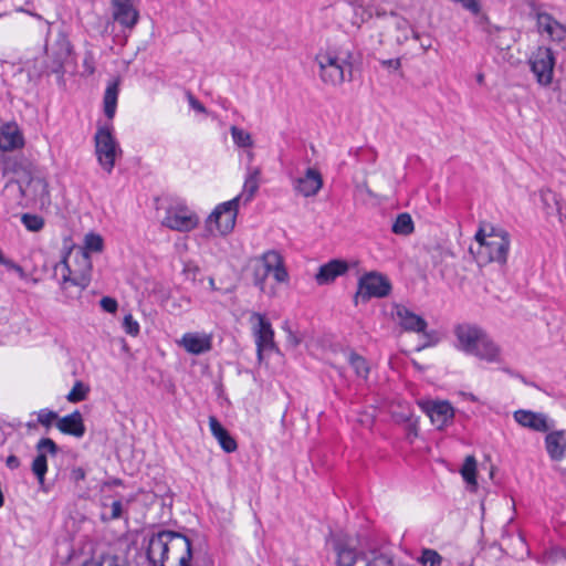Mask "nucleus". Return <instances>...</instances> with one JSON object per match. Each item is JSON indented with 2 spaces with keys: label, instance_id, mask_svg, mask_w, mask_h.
<instances>
[{
  "label": "nucleus",
  "instance_id": "obj_39",
  "mask_svg": "<svg viewBox=\"0 0 566 566\" xmlns=\"http://www.w3.org/2000/svg\"><path fill=\"white\" fill-rule=\"evenodd\" d=\"M21 222L29 231L33 232H38L44 227L43 218L38 214L23 213Z\"/></svg>",
  "mask_w": 566,
  "mask_h": 566
},
{
  "label": "nucleus",
  "instance_id": "obj_43",
  "mask_svg": "<svg viewBox=\"0 0 566 566\" xmlns=\"http://www.w3.org/2000/svg\"><path fill=\"white\" fill-rule=\"evenodd\" d=\"M123 325L125 332L132 336H136L139 333V324L130 314L124 317Z\"/></svg>",
  "mask_w": 566,
  "mask_h": 566
},
{
  "label": "nucleus",
  "instance_id": "obj_19",
  "mask_svg": "<svg viewBox=\"0 0 566 566\" xmlns=\"http://www.w3.org/2000/svg\"><path fill=\"white\" fill-rule=\"evenodd\" d=\"M323 187L321 172L315 168H307L304 177L295 180L294 189L304 197L315 196Z\"/></svg>",
  "mask_w": 566,
  "mask_h": 566
},
{
  "label": "nucleus",
  "instance_id": "obj_41",
  "mask_svg": "<svg viewBox=\"0 0 566 566\" xmlns=\"http://www.w3.org/2000/svg\"><path fill=\"white\" fill-rule=\"evenodd\" d=\"M270 274V269L266 266V263L262 261V263L255 266L253 272V283L261 291H264L265 280Z\"/></svg>",
  "mask_w": 566,
  "mask_h": 566
},
{
  "label": "nucleus",
  "instance_id": "obj_18",
  "mask_svg": "<svg viewBox=\"0 0 566 566\" xmlns=\"http://www.w3.org/2000/svg\"><path fill=\"white\" fill-rule=\"evenodd\" d=\"M348 271V263L344 260L334 259L318 268L315 280L318 285L333 283L338 276Z\"/></svg>",
  "mask_w": 566,
  "mask_h": 566
},
{
  "label": "nucleus",
  "instance_id": "obj_14",
  "mask_svg": "<svg viewBox=\"0 0 566 566\" xmlns=\"http://www.w3.org/2000/svg\"><path fill=\"white\" fill-rule=\"evenodd\" d=\"M258 318V324L254 326V336L258 357L261 360L264 350H272L275 348L274 331L271 323L260 313H254Z\"/></svg>",
  "mask_w": 566,
  "mask_h": 566
},
{
  "label": "nucleus",
  "instance_id": "obj_26",
  "mask_svg": "<svg viewBox=\"0 0 566 566\" xmlns=\"http://www.w3.org/2000/svg\"><path fill=\"white\" fill-rule=\"evenodd\" d=\"M261 261L266 263V266L270 269V274H273V277L277 283L287 282L289 273L285 269L284 260L277 251H266L263 253Z\"/></svg>",
  "mask_w": 566,
  "mask_h": 566
},
{
  "label": "nucleus",
  "instance_id": "obj_36",
  "mask_svg": "<svg viewBox=\"0 0 566 566\" xmlns=\"http://www.w3.org/2000/svg\"><path fill=\"white\" fill-rule=\"evenodd\" d=\"M418 562L423 566H441L443 557L432 548H423Z\"/></svg>",
  "mask_w": 566,
  "mask_h": 566
},
{
  "label": "nucleus",
  "instance_id": "obj_38",
  "mask_svg": "<svg viewBox=\"0 0 566 566\" xmlns=\"http://www.w3.org/2000/svg\"><path fill=\"white\" fill-rule=\"evenodd\" d=\"M84 243L85 245L82 249L85 250L88 254L90 252H102L104 248L103 238L99 234L93 232L85 235Z\"/></svg>",
  "mask_w": 566,
  "mask_h": 566
},
{
  "label": "nucleus",
  "instance_id": "obj_15",
  "mask_svg": "<svg viewBox=\"0 0 566 566\" xmlns=\"http://www.w3.org/2000/svg\"><path fill=\"white\" fill-rule=\"evenodd\" d=\"M134 0H111L112 15L122 28L133 30L139 20V12L133 4Z\"/></svg>",
  "mask_w": 566,
  "mask_h": 566
},
{
  "label": "nucleus",
  "instance_id": "obj_54",
  "mask_svg": "<svg viewBox=\"0 0 566 566\" xmlns=\"http://www.w3.org/2000/svg\"><path fill=\"white\" fill-rule=\"evenodd\" d=\"M380 63H381L382 66H385L387 69H390V70H394V71L399 70L400 66H401L400 59L382 60Z\"/></svg>",
  "mask_w": 566,
  "mask_h": 566
},
{
  "label": "nucleus",
  "instance_id": "obj_52",
  "mask_svg": "<svg viewBox=\"0 0 566 566\" xmlns=\"http://www.w3.org/2000/svg\"><path fill=\"white\" fill-rule=\"evenodd\" d=\"M283 329L287 333V343L296 347L301 343V338L289 327L287 323L284 324Z\"/></svg>",
  "mask_w": 566,
  "mask_h": 566
},
{
  "label": "nucleus",
  "instance_id": "obj_53",
  "mask_svg": "<svg viewBox=\"0 0 566 566\" xmlns=\"http://www.w3.org/2000/svg\"><path fill=\"white\" fill-rule=\"evenodd\" d=\"M489 231L486 228H480L475 233V240L479 243V248H484V243L488 242Z\"/></svg>",
  "mask_w": 566,
  "mask_h": 566
},
{
  "label": "nucleus",
  "instance_id": "obj_16",
  "mask_svg": "<svg viewBox=\"0 0 566 566\" xmlns=\"http://www.w3.org/2000/svg\"><path fill=\"white\" fill-rule=\"evenodd\" d=\"M392 315L406 332L423 333L428 326L424 318L401 304L395 305Z\"/></svg>",
  "mask_w": 566,
  "mask_h": 566
},
{
  "label": "nucleus",
  "instance_id": "obj_37",
  "mask_svg": "<svg viewBox=\"0 0 566 566\" xmlns=\"http://www.w3.org/2000/svg\"><path fill=\"white\" fill-rule=\"evenodd\" d=\"M230 133L237 146L248 148L253 145L251 134L245 132L244 129L239 128L237 126H232L230 128Z\"/></svg>",
  "mask_w": 566,
  "mask_h": 566
},
{
  "label": "nucleus",
  "instance_id": "obj_63",
  "mask_svg": "<svg viewBox=\"0 0 566 566\" xmlns=\"http://www.w3.org/2000/svg\"><path fill=\"white\" fill-rule=\"evenodd\" d=\"M82 566H102V564L93 560H86Z\"/></svg>",
  "mask_w": 566,
  "mask_h": 566
},
{
  "label": "nucleus",
  "instance_id": "obj_47",
  "mask_svg": "<svg viewBox=\"0 0 566 566\" xmlns=\"http://www.w3.org/2000/svg\"><path fill=\"white\" fill-rule=\"evenodd\" d=\"M476 17V21L475 23L482 28V30L488 33L489 35H492V30H491V21H490V18L486 13H483L481 11V13L479 15H475Z\"/></svg>",
  "mask_w": 566,
  "mask_h": 566
},
{
  "label": "nucleus",
  "instance_id": "obj_13",
  "mask_svg": "<svg viewBox=\"0 0 566 566\" xmlns=\"http://www.w3.org/2000/svg\"><path fill=\"white\" fill-rule=\"evenodd\" d=\"M329 539L337 554V564L339 566H354L358 554L353 539L344 533H331Z\"/></svg>",
  "mask_w": 566,
  "mask_h": 566
},
{
  "label": "nucleus",
  "instance_id": "obj_11",
  "mask_svg": "<svg viewBox=\"0 0 566 566\" xmlns=\"http://www.w3.org/2000/svg\"><path fill=\"white\" fill-rule=\"evenodd\" d=\"M38 455L33 459L31 470L42 490L46 491L44 486L45 474L48 472V458L45 452L56 455L59 452L57 444L51 438H42L36 443Z\"/></svg>",
  "mask_w": 566,
  "mask_h": 566
},
{
  "label": "nucleus",
  "instance_id": "obj_62",
  "mask_svg": "<svg viewBox=\"0 0 566 566\" xmlns=\"http://www.w3.org/2000/svg\"><path fill=\"white\" fill-rule=\"evenodd\" d=\"M396 28L398 30H402V31H406L408 28H409V22L403 19V18H400L397 22H396Z\"/></svg>",
  "mask_w": 566,
  "mask_h": 566
},
{
  "label": "nucleus",
  "instance_id": "obj_20",
  "mask_svg": "<svg viewBox=\"0 0 566 566\" xmlns=\"http://www.w3.org/2000/svg\"><path fill=\"white\" fill-rule=\"evenodd\" d=\"M24 137L17 123H7L0 126V149L11 151L23 147Z\"/></svg>",
  "mask_w": 566,
  "mask_h": 566
},
{
  "label": "nucleus",
  "instance_id": "obj_64",
  "mask_svg": "<svg viewBox=\"0 0 566 566\" xmlns=\"http://www.w3.org/2000/svg\"><path fill=\"white\" fill-rule=\"evenodd\" d=\"M491 30H492V35L495 33V32H500L502 31L503 29L501 27H497V25H494L491 23Z\"/></svg>",
  "mask_w": 566,
  "mask_h": 566
},
{
  "label": "nucleus",
  "instance_id": "obj_30",
  "mask_svg": "<svg viewBox=\"0 0 566 566\" xmlns=\"http://www.w3.org/2000/svg\"><path fill=\"white\" fill-rule=\"evenodd\" d=\"M535 19H536V27L539 33H549L552 29L558 23V21L547 12L539 11L536 8L535 3L531 4Z\"/></svg>",
  "mask_w": 566,
  "mask_h": 566
},
{
  "label": "nucleus",
  "instance_id": "obj_12",
  "mask_svg": "<svg viewBox=\"0 0 566 566\" xmlns=\"http://www.w3.org/2000/svg\"><path fill=\"white\" fill-rule=\"evenodd\" d=\"M198 223V216L189 211L187 207L169 209L163 221V224L167 228L180 232H189L193 230Z\"/></svg>",
  "mask_w": 566,
  "mask_h": 566
},
{
  "label": "nucleus",
  "instance_id": "obj_21",
  "mask_svg": "<svg viewBox=\"0 0 566 566\" xmlns=\"http://www.w3.org/2000/svg\"><path fill=\"white\" fill-rule=\"evenodd\" d=\"M56 428L63 434L73 436L75 438H82L86 431L82 413L78 410L60 418L56 422Z\"/></svg>",
  "mask_w": 566,
  "mask_h": 566
},
{
  "label": "nucleus",
  "instance_id": "obj_56",
  "mask_svg": "<svg viewBox=\"0 0 566 566\" xmlns=\"http://www.w3.org/2000/svg\"><path fill=\"white\" fill-rule=\"evenodd\" d=\"M6 465L10 469V470H15L20 467V460L17 455L14 454H11L7 458L6 460Z\"/></svg>",
  "mask_w": 566,
  "mask_h": 566
},
{
  "label": "nucleus",
  "instance_id": "obj_57",
  "mask_svg": "<svg viewBox=\"0 0 566 566\" xmlns=\"http://www.w3.org/2000/svg\"><path fill=\"white\" fill-rule=\"evenodd\" d=\"M366 566H392V563L390 559L381 556L374 559L373 562L367 563Z\"/></svg>",
  "mask_w": 566,
  "mask_h": 566
},
{
  "label": "nucleus",
  "instance_id": "obj_59",
  "mask_svg": "<svg viewBox=\"0 0 566 566\" xmlns=\"http://www.w3.org/2000/svg\"><path fill=\"white\" fill-rule=\"evenodd\" d=\"M553 556L555 560L565 559L566 560V549L565 548H555L553 551Z\"/></svg>",
  "mask_w": 566,
  "mask_h": 566
},
{
  "label": "nucleus",
  "instance_id": "obj_3",
  "mask_svg": "<svg viewBox=\"0 0 566 566\" xmlns=\"http://www.w3.org/2000/svg\"><path fill=\"white\" fill-rule=\"evenodd\" d=\"M61 271V286L64 291L69 287H76L74 296H77L84 291L91 282L92 260L91 255L77 248L64 254L60 263L54 268V273L57 275ZM73 296V294H71Z\"/></svg>",
  "mask_w": 566,
  "mask_h": 566
},
{
  "label": "nucleus",
  "instance_id": "obj_5",
  "mask_svg": "<svg viewBox=\"0 0 566 566\" xmlns=\"http://www.w3.org/2000/svg\"><path fill=\"white\" fill-rule=\"evenodd\" d=\"M510 244L511 238L506 230L489 226L488 242L484 243V248H479L478 255L485 262H497L499 264H505Z\"/></svg>",
  "mask_w": 566,
  "mask_h": 566
},
{
  "label": "nucleus",
  "instance_id": "obj_25",
  "mask_svg": "<svg viewBox=\"0 0 566 566\" xmlns=\"http://www.w3.org/2000/svg\"><path fill=\"white\" fill-rule=\"evenodd\" d=\"M546 450L549 458L559 461L566 455V431L556 430L545 437Z\"/></svg>",
  "mask_w": 566,
  "mask_h": 566
},
{
  "label": "nucleus",
  "instance_id": "obj_49",
  "mask_svg": "<svg viewBox=\"0 0 566 566\" xmlns=\"http://www.w3.org/2000/svg\"><path fill=\"white\" fill-rule=\"evenodd\" d=\"M1 264H3L8 270L17 272L21 279L27 277V274H25L23 268L20 266L19 264H17L15 262H13L12 260H9L4 256V261L1 262Z\"/></svg>",
  "mask_w": 566,
  "mask_h": 566
},
{
  "label": "nucleus",
  "instance_id": "obj_60",
  "mask_svg": "<svg viewBox=\"0 0 566 566\" xmlns=\"http://www.w3.org/2000/svg\"><path fill=\"white\" fill-rule=\"evenodd\" d=\"M184 271L188 276L192 274V279L195 280L196 274L199 272V268L197 265L187 264Z\"/></svg>",
  "mask_w": 566,
  "mask_h": 566
},
{
  "label": "nucleus",
  "instance_id": "obj_50",
  "mask_svg": "<svg viewBox=\"0 0 566 566\" xmlns=\"http://www.w3.org/2000/svg\"><path fill=\"white\" fill-rule=\"evenodd\" d=\"M86 476V471L78 467V468H73L71 473H70V479L73 483H75L76 485L83 481Z\"/></svg>",
  "mask_w": 566,
  "mask_h": 566
},
{
  "label": "nucleus",
  "instance_id": "obj_31",
  "mask_svg": "<svg viewBox=\"0 0 566 566\" xmlns=\"http://www.w3.org/2000/svg\"><path fill=\"white\" fill-rule=\"evenodd\" d=\"M415 226L409 213H399L392 223L391 231L399 235H409L413 232Z\"/></svg>",
  "mask_w": 566,
  "mask_h": 566
},
{
  "label": "nucleus",
  "instance_id": "obj_46",
  "mask_svg": "<svg viewBox=\"0 0 566 566\" xmlns=\"http://www.w3.org/2000/svg\"><path fill=\"white\" fill-rule=\"evenodd\" d=\"M99 305L103 308V311L111 313V314L115 313L118 308L117 301L111 296L102 297V300L99 301Z\"/></svg>",
  "mask_w": 566,
  "mask_h": 566
},
{
  "label": "nucleus",
  "instance_id": "obj_6",
  "mask_svg": "<svg viewBox=\"0 0 566 566\" xmlns=\"http://www.w3.org/2000/svg\"><path fill=\"white\" fill-rule=\"evenodd\" d=\"M112 125L98 126L94 140L95 153L99 165L108 174L112 172L116 157L122 155V149L112 133Z\"/></svg>",
  "mask_w": 566,
  "mask_h": 566
},
{
  "label": "nucleus",
  "instance_id": "obj_9",
  "mask_svg": "<svg viewBox=\"0 0 566 566\" xmlns=\"http://www.w3.org/2000/svg\"><path fill=\"white\" fill-rule=\"evenodd\" d=\"M238 206L239 198L218 205L207 219V229L212 232L214 224L221 235L230 233L235 226Z\"/></svg>",
  "mask_w": 566,
  "mask_h": 566
},
{
  "label": "nucleus",
  "instance_id": "obj_29",
  "mask_svg": "<svg viewBox=\"0 0 566 566\" xmlns=\"http://www.w3.org/2000/svg\"><path fill=\"white\" fill-rule=\"evenodd\" d=\"M119 93L118 80L108 83L103 98L104 114L108 119H113L116 113L117 98Z\"/></svg>",
  "mask_w": 566,
  "mask_h": 566
},
{
  "label": "nucleus",
  "instance_id": "obj_24",
  "mask_svg": "<svg viewBox=\"0 0 566 566\" xmlns=\"http://www.w3.org/2000/svg\"><path fill=\"white\" fill-rule=\"evenodd\" d=\"M181 345L188 353L192 355H201L211 350L212 339L210 335L186 333L181 338Z\"/></svg>",
  "mask_w": 566,
  "mask_h": 566
},
{
  "label": "nucleus",
  "instance_id": "obj_45",
  "mask_svg": "<svg viewBox=\"0 0 566 566\" xmlns=\"http://www.w3.org/2000/svg\"><path fill=\"white\" fill-rule=\"evenodd\" d=\"M455 2H460L461 6L471 12L473 15H479L481 13V2L480 0H457Z\"/></svg>",
  "mask_w": 566,
  "mask_h": 566
},
{
  "label": "nucleus",
  "instance_id": "obj_61",
  "mask_svg": "<svg viewBox=\"0 0 566 566\" xmlns=\"http://www.w3.org/2000/svg\"><path fill=\"white\" fill-rule=\"evenodd\" d=\"M434 252H438L440 256H453L452 252L449 249H443L440 245H437L433 249Z\"/></svg>",
  "mask_w": 566,
  "mask_h": 566
},
{
  "label": "nucleus",
  "instance_id": "obj_8",
  "mask_svg": "<svg viewBox=\"0 0 566 566\" xmlns=\"http://www.w3.org/2000/svg\"><path fill=\"white\" fill-rule=\"evenodd\" d=\"M340 56L336 52L318 53L315 56V62L319 67V77L325 84L333 86L348 81L347 69L340 63Z\"/></svg>",
  "mask_w": 566,
  "mask_h": 566
},
{
  "label": "nucleus",
  "instance_id": "obj_32",
  "mask_svg": "<svg viewBox=\"0 0 566 566\" xmlns=\"http://www.w3.org/2000/svg\"><path fill=\"white\" fill-rule=\"evenodd\" d=\"M461 475L463 480L472 486H476V460L473 455H468L461 468Z\"/></svg>",
  "mask_w": 566,
  "mask_h": 566
},
{
  "label": "nucleus",
  "instance_id": "obj_17",
  "mask_svg": "<svg viewBox=\"0 0 566 566\" xmlns=\"http://www.w3.org/2000/svg\"><path fill=\"white\" fill-rule=\"evenodd\" d=\"M431 422L441 430L453 419L454 409L448 401H431L424 408Z\"/></svg>",
  "mask_w": 566,
  "mask_h": 566
},
{
  "label": "nucleus",
  "instance_id": "obj_22",
  "mask_svg": "<svg viewBox=\"0 0 566 566\" xmlns=\"http://www.w3.org/2000/svg\"><path fill=\"white\" fill-rule=\"evenodd\" d=\"M31 172V164L22 157L9 156L3 161V175L12 174V178L7 182H15L20 179H25Z\"/></svg>",
  "mask_w": 566,
  "mask_h": 566
},
{
  "label": "nucleus",
  "instance_id": "obj_7",
  "mask_svg": "<svg viewBox=\"0 0 566 566\" xmlns=\"http://www.w3.org/2000/svg\"><path fill=\"white\" fill-rule=\"evenodd\" d=\"M391 289V283L386 275L377 271L365 273L358 280V289L354 295V303L357 305L359 300L368 302L374 297H386L390 294Z\"/></svg>",
  "mask_w": 566,
  "mask_h": 566
},
{
  "label": "nucleus",
  "instance_id": "obj_48",
  "mask_svg": "<svg viewBox=\"0 0 566 566\" xmlns=\"http://www.w3.org/2000/svg\"><path fill=\"white\" fill-rule=\"evenodd\" d=\"M112 512L108 520H117L120 518L123 515V503L120 500L114 501L111 505ZM104 521H107V518L102 517Z\"/></svg>",
  "mask_w": 566,
  "mask_h": 566
},
{
  "label": "nucleus",
  "instance_id": "obj_58",
  "mask_svg": "<svg viewBox=\"0 0 566 566\" xmlns=\"http://www.w3.org/2000/svg\"><path fill=\"white\" fill-rule=\"evenodd\" d=\"M556 213L559 216L562 222H566V202L557 205Z\"/></svg>",
  "mask_w": 566,
  "mask_h": 566
},
{
  "label": "nucleus",
  "instance_id": "obj_1",
  "mask_svg": "<svg viewBox=\"0 0 566 566\" xmlns=\"http://www.w3.org/2000/svg\"><path fill=\"white\" fill-rule=\"evenodd\" d=\"M192 558V539L185 533L160 530L148 538V566H191Z\"/></svg>",
  "mask_w": 566,
  "mask_h": 566
},
{
  "label": "nucleus",
  "instance_id": "obj_28",
  "mask_svg": "<svg viewBox=\"0 0 566 566\" xmlns=\"http://www.w3.org/2000/svg\"><path fill=\"white\" fill-rule=\"evenodd\" d=\"M261 170L259 167H253L248 169V176L245 178L242 192L237 196L240 200H243L244 203L249 202L255 195L259 189V179H260Z\"/></svg>",
  "mask_w": 566,
  "mask_h": 566
},
{
  "label": "nucleus",
  "instance_id": "obj_10",
  "mask_svg": "<svg viewBox=\"0 0 566 566\" xmlns=\"http://www.w3.org/2000/svg\"><path fill=\"white\" fill-rule=\"evenodd\" d=\"M555 62L552 49L546 46H538L531 55L528 64L539 85L548 86L552 83Z\"/></svg>",
  "mask_w": 566,
  "mask_h": 566
},
{
  "label": "nucleus",
  "instance_id": "obj_42",
  "mask_svg": "<svg viewBox=\"0 0 566 566\" xmlns=\"http://www.w3.org/2000/svg\"><path fill=\"white\" fill-rule=\"evenodd\" d=\"M59 416L55 411L49 410V409H41L38 412V422L42 426L49 428L52 424V421L59 420Z\"/></svg>",
  "mask_w": 566,
  "mask_h": 566
},
{
  "label": "nucleus",
  "instance_id": "obj_51",
  "mask_svg": "<svg viewBox=\"0 0 566 566\" xmlns=\"http://www.w3.org/2000/svg\"><path fill=\"white\" fill-rule=\"evenodd\" d=\"M188 102L191 108L197 112L206 113V107L201 102H199L190 92H187Z\"/></svg>",
  "mask_w": 566,
  "mask_h": 566
},
{
  "label": "nucleus",
  "instance_id": "obj_2",
  "mask_svg": "<svg viewBox=\"0 0 566 566\" xmlns=\"http://www.w3.org/2000/svg\"><path fill=\"white\" fill-rule=\"evenodd\" d=\"M454 347L488 363L501 361V347L478 324L459 323L453 326Z\"/></svg>",
  "mask_w": 566,
  "mask_h": 566
},
{
  "label": "nucleus",
  "instance_id": "obj_40",
  "mask_svg": "<svg viewBox=\"0 0 566 566\" xmlns=\"http://www.w3.org/2000/svg\"><path fill=\"white\" fill-rule=\"evenodd\" d=\"M548 36L554 43L566 50V27L564 24L558 22L548 33Z\"/></svg>",
  "mask_w": 566,
  "mask_h": 566
},
{
  "label": "nucleus",
  "instance_id": "obj_55",
  "mask_svg": "<svg viewBox=\"0 0 566 566\" xmlns=\"http://www.w3.org/2000/svg\"><path fill=\"white\" fill-rule=\"evenodd\" d=\"M108 566H129V562L126 558L114 555L109 557Z\"/></svg>",
  "mask_w": 566,
  "mask_h": 566
},
{
  "label": "nucleus",
  "instance_id": "obj_4",
  "mask_svg": "<svg viewBox=\"0 0 566 566\" xmlns=\"http://www.w3.org/2000/svg\"><path fill=\"white\" fill-rule=\"evenodd\" d=\"M4 190H15L20 199H25L41 206L50 205L51 197L49 184L45 178L33 176L32 172L25 178L15 182H7Z\"/></svg>",
  "mask_w": 566,
  "mask_h": 566
},
{
  "label": "nucleus",
  "instance_id": "obj_27",
  "mask_svg": "<svg viewBox=\"0 0 566 566\" xmlns=\"http://www.w3.org/2000/svg\"><path fill=\"white\" fill-rule=\"evenodd\" d=\"M209 427L212 436L218 440L224 452L231 453L237 450V441L216 417H209Z\"/></svg>",
  "mask_w": 566,
  "mask_h": 566
},
{
  "label": "nucleus",
  "instance_id": "obj_35",
  "mask_svg": "<svg viewBox=\"0 0 566 566\" xmlns=\"http://www.w3.org/2000/svg\"><path fill=\"white\" fill-rule=\"evenodd\" d=\"M90 392V387L83 381L77 380L71 391L67 394L66 399L70 402L76 403L86 399Z\"/></svg>",
  "mask_w": 566,
  "mask_h": 566
},
{
  "label": "nucleus",
  "instance_id": "obj_44",
  "mask_svg": "<svg viewBox=\"0 0 566 566\" xmlns=\"http://www.w3.org/2000/svg\"><path fill=\"white\" fill-rule=\"evenodd\" d=\"M338 56H340V63L347 69L348 72V81H352L353 72H352V59L353 53L349 50H340L338 53H336Z\"/></svg>",
  "mask_w": 566,
  "mask_h": 566
},
{
  "label": "nucleus",
  "instance_id": "obj_33",
  "mask_svg": "<svg viewBox=\"0 0 566 566\" xmlns=\"http://www.w3.org/2000/svg\"><path fill=\"white\" fill-rule=\"evenodd\" d=\"M348 363L358 377L367 379L369 374V365L363 356L355 352H350L348 355Z\"/></svg>",
  "mask_w": 566,
  "mask_h": 566
},
{
  "label": "nucleus",
  "instance_id": "obj_34",
  "mask_svg": "<svg viewBox=\"0 0 566 566\" xmlns=\"http://www.w3.org/2000/svg\"><path fill=\"white\" fill-rule=\"evenodd\" d=\"M541 201L543 205V209L547 216H551L556 212L557 205H560V201L557 198V195L549 189L541 190L539 192Z\"/></svg>",
  "mask_w": 566,
  "mask_h": 566
},
{
  "label": "nucleus",
  "instance_id": "obj_23",
  "mask_svg": "<svg viewBox=\"0 0 566 566\" xmlns=\"http://www.w3.org/2000/svg\"><path fill=\"white\" fill-rule=\"evenodd\" d=\"M514 419L523 427L530 428L534 431L546 432L549 430L547 418L544 413L533 412L530 410H517L514 412Z\"/></svg>",
  "mask_w": 566,
  "mask_h": 566
}]
</instances>
